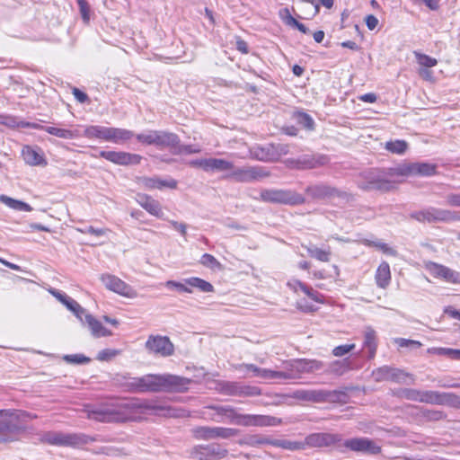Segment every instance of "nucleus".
<instances>
[{
	"label": "nucleus",
	"mask_w": 460,
	"mask_h": 460,
	"mask_svg": "<svg viewBox=\"0 0 460 460\" xmlns=\"http://www.w3.org/2000/svg\"><path fill=\"white\" fill-rule=\"evenodd\" d=\"M44 131L48 132L50 135L56 136L64 139H72L75 137V134L69 129L59 128L56 127H47L44 128Z\"/></svg>",
	"instance_id": "obj_42"
},
{
	"label": "nucleus",
	"mask_w": 460,
	"mask_h": 460,
	"mask_svg": "<svg viewBox=\"0 0 460 460\" xmlns=\"http://www.w3.org/2000/svg\"><path fill=\"white\" fill-rule=\"evenodd\" d=\"M274 439H270L267 437L260 436V435H252L249 436L243 439L238 441L239 445H248L251 447H257L260 445H272Z\"/></svg>",
	"instance_id": "obj_38"
},
{
	"label": "nucleus",
	"mask_w": 460,
	"mask_h": 460,
	"mask_svg": "<svg viewBox=\"0 0 460 460\" xmlns=\"http://www.w3.org/2000/svg\"><path fill=\"white\" fill-rule=\"evenodd\" d=\"M364 243H367L369 246H374L378 250L382 251L385 254L396 257L398 252L395 249L388 246V244L382 242H371L368 240H365Z\"/></svg>",
	"instance_id": "obj_45"
},
{
	"label": "nucleus",
	"mask_w": 460,
	"mask_h": 460,
	"mask_svg": "<svg viewBox=\"0 0 460 460\" xmlns=\"http://www.w3.org/2000/svg\"><path fill=\"white\" fill-rule=\"evenodd\" d=\"M323 367V363L316 359H296L287 363V370L288 373L298 374L313 373L319 371Z\"/></svg>",
	"instance_id": "obj_24"
},
{
	"label": "nucleus",
	"mask_w": 460,
	"mask_h": 460,
	"mask_svg": "<svg viewBox=\"0 0 460 460\" xmlns=\"http://www.w3.org/2000/svg\"><path fill=\"white\" fill-rule=\"evenodd\" d=\"M200 263L213 270L222 269V264L213 255L208 253L201 256Z\"/></svg>",
	"instance_id": "obj_46"
},
{
	"label": "nucleus",
	"mask_w": 460,
	"mask_h": 460,
	"mask_svg": "<svg viewBox=\"0 0 460 460\" xmlns=\"http://www.w3.org/2000/svg\"><path fill=\"white\" fill-rule=\"evenodd\" d=\"M262 379H293L296 378V376L295 374L288 373L287 371H275L267 368H261L259 376Z\"/></svg>",
	"instance_id": "obj_36"
},
{
	"label": "nucleus",
	"mask_w": 460,
	"mask_h": 460,
	"mask_svg": "<svg viewBox=\"0 0 460 460\" xmlns=\"http://www.w3.org/2000/svg\"><path fill=\"white\" fill-rule=\"evenodd\" d=\"M270 176L264 167L259 165L233 166L232 172L226 175L237 182H252Z\"/></svg>",
	"instance_id": "obj_11"
},
{
	"label": "nucleus",
	"mask_w": 460,
	"mask_h": 460,
	"mask_svg": "<svg viewBox=\"0 0 460 460\" xmlns=\"http://www.w3.org/2000/svg\"><path fill=\"white\" fill-rule=\"evenodd\" d=\"M261 394V388L252 385H242L241 396H259Z\"/></svg>",
	"instance_id": "obj_53"
},
{
	"label": "nucleus",
	"mask_w": 460,
	"mask_h": 460,
	"mask_svg": "<svg viewBox=\"0 0 460 460\" xmlns=\"http://www.w3.org/2000/svg\"><path fill=\"white\" fill-rule=\"evenodd\" d=\"M51 293L59 301L66 305V307L76 315V317L82 322L83 324L88 327L93 337L102 338L113 335L111 330L104 327L103 324L92 314L86 313V311L76 301L59 292L51 291Z\"/></svg>",
	"instance_id": "obj_5"
},
{
	"label": "nucleus",
	"mask_w": 460,
	"mask_h": 460,
	"mask_svg": "<svg viewBox=\"0 0 460 460\" xmlns=\"http://www.w3.org/2000/svg\"><path fill=\"white\" fill-rule=\"evenodd\" d=\"M425 270L434 278L447 283L460 285V272L431 261H424Z\"/></svg>",
	"instance_id": "obj_14"
},
{
	"label": "nucleus",
	"mask_w": 460,
	"mask_h": 460,
	"mask_svg": "<svg viewBox=\"0 0 460 460\" xmlns=\"http://www.w3.org/2000/svg\"><path fill=\"white\" fill-rule=\"evenodd\" d=\"M408 148V144L404 140L388 141L385 143V149L391 153L402 155Z\"/></svg>",
	"instance_id": "obj_40"
},
{
	"label": "nucleus",
	"mask_w": 460,
	"mask_h": 460,
	"mask_svg": "<svg viewBox=\"0 0 460 460\" xmlns=\"http://www.w3.org/2000/svg\"><path fill=\"white\" fill-rule=\"evenodd\" d=\"M145 348L148 353L160 357H169L174 352V346L166 336L149 335Z\"/></svg>",
	"instance_id": "obj_15"
},
{
	"label": "nucleus",
	"mask_w": 460,
	"mask_h": 460,
	"mask_svg": "<svg viewBox=\"0 0 460 460\" xmlns=\"http://www.w3.org/2000/svg\"><path fill=\"white\" fill-rule=\"evenodd\" d=\"M341 441V436L334 433H312L304 440L305 449L307 447H331Z\"/></svg>",
	"instance_id": "obj_22"
},
{
	"label": "nucleus",
	"mask_w": 460,
	"mask_h": 460,
	"mask_svg": "<svg viewBox=\"0 0 460 460\" xmlns=\"http://www.w3.org/2000/svg\"><path fill=\"white\" fill-rule=\"evenodd\" d=\"M179 144L180 138L176 134L162 130L155 131V146L160 148H175Z\"/></svg>",
	"instance_id": "obj_26"
},
{
	"label": "nucleus",
	"mask_w": 460,
	"mask_h": 460,
	"mask_svg": "<svg viewBox=\"0 0 460 460\" xmlns=\"http://www.w3.org/2000/svg\"><path fill=\"white\" fill-rule=\"evenodd\" d=\"M138 184L146 190H155L159 187L160 178L159 177H141L137 180Z\"/></svg>",
	"instance_id": "obj_44"
},
{
	"label": "nucleus",
	"mask_w": 460,
	"mask_h": 460,
	"mask_svg": "<svg viewBox=\"0 0 460 460\" xmlns=\"http://www.w3.org/2000/svg\"><path fill=\"white\" fill-rule=\"evenodd\" d=\"M121 353V350L116 349H104L98 352L96 359L99 361H111Z\"/></svg>",
	"instance_id": "obj_47"
},
{
	"label": "nucleus",
	"mask_w": 460,
	"mask_h": 460,
	"mask_svg": "<svg viewBox=\"0 0 460 460\" xmlns=\"http://www.w3.org/2000/svg\"><path fill=\"white\" fill-rule=\"evenodd\" d=\"M305 193L313 199H339L345 202L354 199L351 193L341 190L326 183L309 185L305 188Z\"/></svg>",
	"instance_id": "obj_9"
},
{
	"label": "nucleus",
	"mask_w": 460,
	"mask_h": 460,
	"mask_svg": "<svg viewBox=\"0 0 460 460\" xmlns=\"http://www.w3.org/2000/svg\"><path fill=\"white\" fill-rule=\"evenodd\" d=\"M391 279L390 266L383 261L377 268L376 273V281L379 288H385L389 285Z\"/></svg>",
	"instance_id": "obj_34"
},
{
	"label": "nucleus",
	"mask_w": 460,
	"mask_h": 460,
	"mask_svg": "<svg viewBox=\"0 0 460 460\" xmlns=\"http://www.w3.org/2000/svg\"><path fill=\"white\" fill-rule=\"evenodd\" d=\"M438 352L439 354H447L452 358L460 359V349H439Z\"/></svg>",
	"instance_id": "obj_63"
},
{
	"label": "nucleus",
	"mask_w": 460,
	"mask_h": 460,
	"mask_svg": "<svg viewBox=\"0 0 460 460\" xmlns=\"http://www.w3.org/2000/svg\"><path fill=\"white\" fill-rule=\"evenodd\" d=\"M136 200L149 214L158 218L163 217L164 212L158 200L144 193L137 194Z\"/></svg>",
	"instance_id": "obj_25"
},
{
	"label": "nucleus",
	"mask_w": 460,
	"mask_h": 460,
	"mask_svg": "<svg viewBox=\"0 0 460 460\" xmlns=\"http://www.w3.org/2000/svg\"><path fill=\"white\" fill-rule=\"evenodd\" d=\"M260 199L263 202L285 205H300L305 202L302 195L291 190L264 189L260 192Z\"/></svg>",
	"instance_id": "obj_10"
},
{
	"label": "nucleus",
	"mask_w": 460,
	"mask_h": 460,
	"mask_svg": "<svg viewBox=\"0 0 460 460\" xmlns=\"http://www.w3.org/2000/svg\"><path fill=\"white\" fill-rule=\"evenodd\" d=\"M342 446L353 452L368 455H377L381 447L367 438H353L343 442Z\"/></svg>",
	"instance_id": "obj_19"
},
{
	"label": "nucleus",
	"mask_w": 460,
	"mask_h": 460,
	"mask_svg": "<svg viewBox=\"0 0 460 460\" xmlns=\"http://www.w3.org/2000/svg\"><path fill=\"white\" fill-rule=\"evenodd\" d=\"M37 418L31 413L14 411L0 410V442H5L8 436L21 429V424Z\"/></svg>",
	"instance_id": "obj_6"
},
{
	"label": "nucleus",
	"mask_w": 460,
	"mask_h": 460,
	"mask_svg": "<svg viewBox=\"0 0 460 460\" xmlns=\"http://www.w3.org/2000/svg\"><path fill=\"white\" fill-rule=\"evenodd\" d=\"M164 188L174 190L177 188V181L172 178L168 179H161L158 190H163Z\"/></svg>",
	"instance_id": "obj_59"
},
{
	"label": "nucleus",
	"mask_w": 460,
	"mask_h": 460,
	"mask_svg": "<svg viewBox=\"0 0 460 460\" xmlns=\"http://www.w3.org/2000/svg\"><path fill=\"white\" fill-rule=\"evenodd\" d=\"M171 226L178 232L181 234L182 236H186L187 234V226L184 223H180L174 220L170 221Z\"/></svg>",
	"instance_id": "obj_62"
},
{
	"label": "nucleus",
	"mask_w": 460,
	"mask_h": 460,
	"mask_svg": "<svg viewBox=\"0 0 460 460\" xmlns=\"http://www.w3.org/2000/svg\"><path fill=\"white\" fill-rule=\"evenodd\" d=\"M242 385L236 383H229L226 385V394L233 396H241Z\"/></svg>",
	"instance_id": "obj_56"
},
{
	"label": "nucleus",
	"mask_w": 460,
	"mask_h": 460,
	"mask_svg": "<svg viewBox=\"0 0 460 460\" xmlns=\"http://www.w3.org/2000/svg\"><path fill=\"white\" fill-rule=\"evenodd\" d=\"M446 202L448 206L460 207V193H449L446 197Z\"/></svg>",
	"instance_id": "obj_60"
},
{
	"label": "nucleus",
	"mask_w": 460,
	"mask_h": 460,
	"mask_svg": "<svg viewBox=\"0 0 460 460\" xmlns=\"http://www.w3.org/2000/svg\"><path fill=\"white\" fill-rule=\"evenodd\" d=\"M65 359L67 362L75 363V364H84L90 362V358L81 355V354H75V355H67L65 357Z\"/></svg>",
	"instance_id": "obj_55"
},
{
	"label": "nucleus",
	"mask_w": 460,
	"mask_h": 460,
	"mask_svg": "<svg viewBox=\"0 0 460 460\" xmlns=\"http://www.w3.org/2000/svg\"><path fill=\"white\" fill-rule=\"evenodd\" d=\"M365 341L364 344L368 348L371 357L376 353V332L371 328H367L364 333Z\"/></svg>",
	"instance_id": "obj_41"
},
{
	"label": "nucleus",
	"mask_w": 460,
	"mask_h": 460,
	"mask_svg": "<svg viewBox=\"0 0 460 460\" xmlns=\"http://www.w3.org/2000/svg\"><path fill=\"white\" fill-rule=\"evenodd\" d=\"M296 307L304 312H313L317 309L316 304L323 303V296L317 289H298Z\"/></svg>",
	"instance_id": "obj_18"
},
{
	"label": "nucleus",
	"mask_w": 460,
	"mask_h": 460,
	"mask_svg": "<svg viewBox=\"0 0 460 460\" xmlns=\"http://www.w3.org/2000/svg\"><path fill=\"white\" fill-rule=\"evenodd\" d=\"M281 17L285 23L288 26L296 28L300 23L296 18H294L288 8L283 9L280 12Z\"/></svg>",
	"instance_id": "obj_52"
},
{
	"label": "nucleus",
	"mask_w": 460,
	"mask_h": 460,
	"mask_svg": "<svg viewBox=\"0 0 460 460\" xmlns=\"http://www.w3.org/2000/svg\"><path fill=\"white\" fill-rule=\"evenodd\" d=\"M99 156L115 164L124 166L138 164L142 160V156L140 155L123 151H101Z\"/></svg>",
	"instance_id": "obj_21"
},
{
	"label": "nucleus",
	"mask_w": 460,
	"mask_h": 460,
	"mask_svg": "<svg viewBox=\"0 0 460 460\" xmlns=\"http://www.w3.org/2000/svg\"><path fill=\"white\" fill-rule=\"evenodd\" d=\"M282 423V420L275 416L262 415V414H243L240 413V418L237 425L243 427H274Z\"/></svg>",
	"instance_id": "obj_17"
},
{
	"label": "nucleus",
	"mask_w": 460,
	"mask_h": 460,
	"mask_svg": "<svg viewBox=\"0 0 460 460\" xmlns=\"http://www.w3.org/2000/svg\"><path fill=\"white\" fill-rule=\"evenodd\" d=\"M328 163L329 157L325 155H304L290 161L292 168L298 170L314 169L323 166Z\"/></svg>",
	"instance_id": "obj_23"
},
{
	"label": "nucleus",
	"mask_w": 460,
	"mask_h": 460,
	"mask_svg": "<svg viewBox=\"0 0 460 460\" xmlns=\"http://www.w3.org/2000/svg\"><path fill=\"white\" fill-rule=\"evenodd\" d=\"M135 136L134 132L126 128L109 127L108 142L123 144Z\"/></svg>",
	"instance_id": "obj_28"
},
{
	"label": "nucleus",
	"mask_w": 460,
	"mask_h": 460,
	"mask_svg": "<svg viewBox=\"0 0 460 460\" xmlns=\"http://www.w3.org/2000/svg\"><path fill=\"white\" fill-rule=\"evenodd\" d=\"M76 2L78 4L80 14H81L83 21L85 23H88L90 21V14H91L90 4H88V2L86 0H76Z\"/></svg>",
	"instance_id": "obj_50"
},
{
	"label": "nucleus",
	"mask_w": 460,
	"mask_h": 460,
	"mask_svg": "<svg viewBox=\"0 0 460 460\" xmlns=\"http://www.w3.org/2000/svg\"><path fill=\"white\" fill-rule=\"evenodd\" d=\"M154 411L155 414L164 417H180L179 410L169 405L137 402L107 405L93 410H87V418L102 422H124L129 420H136L137 414Z\"/></svg>",
	"instance_id": "obj_1"
},
{
	"label": "nucleus",
	"mask_w": 460,
	"mask_h": 460,
	"mask_svg": "<svg viewBox=\"0 0 460 460\" xmlns=\"http://www.w3.org/2000/svg\"><path fill=\"white\" fill-rule=\"evenodd\" d=\"M22 155L25 163L30 165H47V161L40 149H36L30 146H25L22 148Z\"/></svg>",
	"instance_id": "obj_27"
},
{
	"label": "nucleus",
	"mask_w": 460,
	"mask_h": 460,
	"mask_svg": "<svg viewBox=\"0 0 460 460\" xmlns=\"http://www.w3.org/2000/svg\"><path fill=\"white\" fill-rule=\"evenodd\" d=\"M102 284L106 288H119L123 281L114 275L103 274L101 276Z\"/></svg>",
	"instance_id": "obj_49"
},
{
	"label": "nucleus",
	"mask_w": 460,
	"mask_h": 460,
	"mask_svg": "<svg viewBox=\"0 0 460 460\" xmlns=\"http://www.w3.org/2000/svg\"><path fill=\"white\" fill-rule=\"evenodd\" d=\"M398 176H432L437 173V165L429 163H403L395 167Z\"/></svg>",
	"instance_id": "obj_13"
},
{
	"label": "nucleus",
	"mask_w": 460,
	"mask_h": 460,
	"mask_svg": "<svg viewBox=\"0 0 460 460\" xmlns=\"http://www.w3.org/2000/svg\"><path fill=\"white\" fill-rule=\"evenodd\" d=\"M395 176H398L395 173V167L368 168L358 174L356 184L364 191L388 192L395 188V182L392 180Z\"/></svg>",
	"instance_id": "obj_2"
},
{
	"label": "nucleus",
	"mask_w": 460,
	"mask_h": 460,
	"mask_svg": "<svg viewBox=\"0 0 460 460\" xmlns=\"http://www.w3.org/2000/svg\"><path fill=\"white\" fill-rule=\"evenodd\" d=\"M372 376L376 382L393 381L401 384H411L413 378L403 371L389 367H382L373 371Z\"/></svg>",
	"instance_id": "obj_16"
},
{
	"label": "nucleus",
	"mask_w": 460,
	"mask_h": 460,
	"mask_svg": "<svg viewBox=\"0 0 460 460\" xmlns=\"http://www.w3.org/2000/svg\"><path fill=\"white\" fill-rule=\"evenodd\" d=\"M228 454L227 449L223 448L218 444H209L205 446H197L190 451V456L198 460L222 459Z\"/></svg>",
	"instance_id": "obj_20"
},
{
	"label": "nucleus",
	"mask_w": 460,
	"mask_h": 460,
	"mask_svg": "<svg viewBox=\"0 0 460 460\" xmlns=\"http://www.w3.org/2000/svg\"><path fill=\"white\" fill-rule=\"evenodd\" d=\"M193 437L199 440L229 439L237 436L240 430L234 428L199 426L191 430Z\"/></svg>",
	"instance_id": "obj_12"
},
{
	"label": "nucleus",
	"mask_w": 460,
	"mask_h": 460,
	"mask_svg": "<svg viewBox=\"0 0 460 460\" xmlns=\"http://www.w3.org/2000/svg\"><path fill=\"white\" fill-rule=\"evenodd\" d=\"M168 288H186L189 286L190 288H213L210 283L208 281L201 279L199 278L191 277L189 279H183V282H176L173 280H169L166 283Z\"/></svg>",
	"instance_id": "obj_30"
},
{
	"label": "nucleus",
	"mask_w": 460,
	"mask_h": 460,
	"mask_svg": "<svg viewBox=\"0 0 460 460\" xmlns=\"http://www.w3.org/2000/svg\"><path fill=\"white\" fill-rule=\"evenodd\" d=\"M397 343L399 344L400 347L411 346L413 348H420L421 346V343L420 341L405 339H399L397 341Z\"/></svg>",
	"instance_id": "obj_64"
},
{
	"label": "nucleus",
	"mask_w": 460,
	"mask_h": 460,
	"mask_svg": "<svg viewBox=\"0 0 460 460\" xmlns=\"http://www.w3.org/2000/svg\"><path fill=\"white\" fill-rule=\"evenodd\" d=\"M0 202L7 206L8 208L17 210V211H27L31 212L32 211V208L31 205H29L26 202H23L22 200H18L15 199H13L7 195L1 194L0 195Z\"/></svg>",
	"instance_id": "obj_35"
},
{
	"label": "nucleus",
	"mask_w": 460,
	"mask_h": 460,
	"mask_svg": "<svg viewBox=\"0 0 460 460\" xmlns=\"http://www.w3.org/2000/svg\"><path fill=\"white\" fill-rule=\"evenodd\" d=\"M414 56L416 58L418 64L424 68L425 67L426 68L433 67V66H437V64H438V61L436 58H431L426 54H422L420 52L414 51Z\"/></svg>",
	"instance_id": "obj_43"
},
{
	"label": "nucleus",
	"mask_w": 460,
	"mask_h": 460,
	"mask_svg": "<svg viewBox=\"0 0 460 460\" xmlns=\"http://www.w3.org/2000/svg\"><path fill=\"white\" fill-rule=\"evenodd\" d=\"M272 446L290 451L305 450L304 441H292L288 439H274Z\"/></svg>",
	"instance_id": "obj_37"
},
{
	"label": "nucleus",
	"mask_w": 460,
	"mask_h": 460,
	"mask_svg": "<svg viewBox=\"0 0 460 460\" xmlns=\"http://www.w3.org/2000/svg\"><path fill=\"white\" fill-rule=\"evenodd\" d=\"M327 396V393L316 390H297L291 395L292 398L308 402H322L325 400Z\"/></svg>",
	"instance_id": "obj_29"
},
{
	"label": "nucleus",
	"mask_w": 460,
	"mask_h": 460,
	"mask_svg": "<svg viewBox=\"0 0 460 460\" xmlns=\"http://www.w3.org/2000/svg\"><path fill=\"white\" fill-rule=\"evenodd\" d=\"M396 394L409 401L447 405L453 408L460 409V396L452 393H440L438 391H420L417 389L404 388L400 389Z\"/></svg>",
	"instance_id": "obj_4"
},
{
	"label": "nucleus",
	"mask_w": 460,
	"mask_h": 460,
	"mask_svg": "<svg viewBox=\"0 0 460 460\" xmlns=\"http://www.w3.org/2000/svg\"><path fill=\"white\" fill-rule=\"evenodd\" d=\"M355 348V344H345L335 347L332 349V354L335 357H342L347 353H349Z\"/></svg>",
	"instance_id": "obj_54"
},
{
	"label": "nucleus",
	"mask_w": 460,
	"mask_h": 460,
	"mask_svg": "<svg viewBox=\"0 0 460 460\" xmlns=\"http://www.w3.org/2000/svg\"><path fill=\"white\" fill-rule=\"evenodd\" d=\"M296 119L298 124L309 130H313L314 128V121L312 117L305 112H297Z\"/></svg>",
	"instance_id": "obj_48"
},
{
	"label": "nucleus",
	"mask_w": 460,
	"mask_h": 460,
	"mask_svg": "<svg viewBox=\"0 0 460 460\" xmlns=\"http://www.w3.org/2000/svg\"><path fill=\"white\" fill-rule=\"evenodd\" d=\"M240 418V412H238L234 407L229 406V410L225 417L230 423L237 425V421Z\"/></svg>",
	"instance_id": "obj_58"
},
{
	"label": "nucleus",
	"mask_w": 460,
	"mask_h": 460,
	"mask_svg": "<svg viewBox=\"0 0 460 460\" xmlns=\"http://www.w3.org/2000/svg\"><path fill=\"white\" fill-rule=\"evenodd\" d=\"M119 296L126 297L128 299H132L137 296V292L135 289H112Z\"/></svg>",
	"instance_id": "obj_61"
},
{
	"label": "nucleus",
	"mask_w": 460,
	"mask_h": 460,
	"mask_svg": "<svg viewBox=\"0 0 460 460\" xmlns=\"http://www.w3.org/2000/svg\"><path fill=\"white\" fill-rule=\"evenodd\" d=\"M411 218L420 223H450L460 221V213L454 210L429 207L427 208L412 212Z\"/></svg>",
	"instance_id": "obj_7"
},
{
	"label": "nucleus",
	"mask_w": 460,
	"mask_h": 460,
	"mask_svg": "<svg viewBox=\"0 0 460 460\" xmlns=\"http://www.w3.org/2000/svg\"><path fill=\"white\" fill-rule=\"evenodd\" d=\"M155 131L152 130L148 133H140L136 136L137 139L146 145H155Z\"/></svg>",
	"instance_id": "obj_51"
},
{
	"label": "nucleus",
	"mask_w": 460,
	"mask_h": 460,
	"mask_svg": "<svg viewBox=\"0 0 460 460\" xmlns=\"http://www.w3.org/2000/svg\"><path fill=\"white\" fill-rule=\"evenodd\" d=\"M351 369L350 363L348 359L335 360L330 364L329 372L337 376H342Z\"/></svg>",
	"instance_id": "obj_39"
},
{
	"label": "nucleus",
	"mask_w": 460,
	"mask_h": 460,
	"mask_svg": "<svg viewBox=\"0 0 460 460\" xmlns=\"http://www.w3.org/2000/svg\"><path fill=\"white\" fill-rule=\"evenodd\" d=\"M110 230L107 228H94L93 226H87L85 229L81 230L82 233L84 234H90L95 236H102L106 234Z\"/></svg>",
	"instance_id": "obj_57"
},
{
	"label": "nucleus",
	"mask_w": 460,
	"mask_h": 460,
	"mask_svg": "<svg viewBox=\"0 0 460 460\" xmlns=\"http://www.w3.org/2000/svg\"><path fill=\"white\" fill-rule=\"evenodd\" d=\"M302 247L306 250L312 258H314L319 261L328 262L331 260L332 252L329 247L327 249H321L312 244H302Z\"/></svg>",
	"instance_id": "obj_33"
},
{
	"label": "nucleus",
	"mask_w": 460,
	"mask_h": 460,
	"mask_svg": "<svg viewBox=\"0 0 460 460\" xmlns=\"http://www.w3.org/2000/svg\"><path fill=\"white\" fill-rule=\"evenodd\" d=\"M208 172H232L234 163L221 158H208V162L205 163Z\"/></svg>",
	"instance_id": "obj_32"
},
{
	"label": "nucleus",
	"mask_w": 460,
	"mask_h": 460,
	"mask_svg": "<svg viewBox=\"0 0 460 460\" xmlns=\"http://www.w3.org/2000/svg\"><path fill=\"white\" fill-rule=\"evenodd\" d=\"M84 136L87 138H97L108 142L109 127L92 125L84 130Z\"/></svg>",
	"instance_id": "obj_31"
},
{
	"label": "nucleus",
	"mask_w": 460,
	"mask_h": 460,
	"mask_svg": "<svg viewBox=\"0 0 460 460\" xmlns=\"http://www.w3.org/2000/svg\"><path fill=\"white\" fill-rule=\"evenodd\" d=\"M89 436L83 433H65L49 431L42 435L41 441L58 447H81L93 441Z\"/></svg>",
	"instance_id": "obj_8"
},
{
	"label": "nucleus",
	"mask_w": 460,
	"mask_h": 460,
	"mask_svg": "<svg viewBox=\"0 0 460 460\" xmlns=\"http://www.w3.org/2000/svg\"><path fill=\"white\" fill-rule=\"evenodd\" d=\"M188 384V379L170 374L146 375L142 377L134 378L132 382L137 391L141 393L164 390L181 391L186 388Z\"/></svg>",
	"instance_id": "obj_3"
}]
</instances>
